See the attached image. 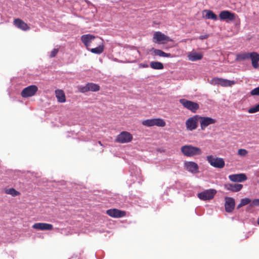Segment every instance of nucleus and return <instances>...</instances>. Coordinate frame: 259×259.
<instances>
[{
    "mask_svg": "<svg viewBox=\"0 0 259 259\" xmlns=\"http://www.w3.org/2000/svg\"><path fill=\"white\" fill-rule=\"evenodd\" d=\"M251 201L249 198H245L241 200L240 203L238 205L237 208H240L241 207L246 205L249 203H251Z\"/></svg>",
    "mask_w": 259,
    "mask_h": 259,
    "instance_id": "nucleus-30",
    "label": "nucleus"
},
{
    "mask_svg": "<svg viewBox=\"0 0 259 259\" xmlns=\"http://www.w3.org/2000/svg\"><path fill=\"white\" fill-rule=\"evenodd\" d=\"M259 206V199H255L251 201V203L250 204L249 206Z\"/></svg>",
    "mask_w": 259,
    "mask_h": 259,
    "instance_id": "nucleus-34",
    "label": "nucleus"
},
{
    "mask_svg": "<svg viewBox=\"0 0 259 259\" xmlns=\"http://www.w3.org/2000/svg\"><path fill=\"white\" fill-rule=\"evenodd\" d=\"M97 37H95L94 35L89 34H84L81 36V40L87 49L89 50V47L91 46V44L93 42L95 43Z\"/></svg>",
    "mask_w": 259,
    "mask_h": 259,
    "instance_id": "nucleus-13",
    "label": "nucleus"
},
{
    "mask_svg": "<svg viewBox=\"0 0 259 259\" xmlns=\"http://www.w3.org/2000/svg\"><path fill=\"white\" fill-rule=\"evenodd\" d=\"M32 228L38 230H52L53 229V226L50 224L37 223L32 226Z\"/></svg>",
    "mask_w": 259,
    "mask_h": 259,
    "instance_id": "nucleus-17",
    "label": "nucleus"
},
{
    "mask_svg": "<svg viewBox=\"0 0 259 259\" xmlns=\"http://www.w3.org/2000/svg\"><path fill=\"white\" fill-rule=\"evenodd\" d=\"M229 179L232 182H242L247 180V177L244 174H234L229 176Z\"/></svg>",
    "mask_w": 259,
    "mask_h": 259,
    "instance_id": "nucleus-19",
    "label": "nucleus"
},
{
    "mask_svg": "<svg viewBox=\"0 0 259 259\" xmlns=\"http://www.w3.org/2000/svg\"><path fill=\"white\" fill-rule=\"evenodd\" d=\"M257 222L258 225H259V219L257 220Z\"/></svg>",
    "mask_w": 259,
    "mask_h": 259,
    "instance_id": "nucleus-41",
    "label": "nucleus"
},
{
    "mask_svg": "<svg viewBox=\"0 0 259 259\" xmlns=\"http://www.w3.org/2000/svg\"><path fill=\"white\" fill-rule=\"evenodd\" d=\"M258 111H259V104L254 107L249 108L248 110V112L249 113H254Z\"/></svg>",
    "mask_w": 259,
    "mask_h": 259,
    "instance_id": "nucleus-32",
    "label": "nucleus"
},
{
    "mask_svg": "<svg viewBox=\"0 0 259 259\" xmlns=\"http://www.w3.org/2000/svg\"><path fill=\"white\" fill-rule=\"evenodd\" d=\"M248 153V151L244 149H240L238 151V154L241 156H245Z\"/></svg>",
    "mask_w": 259,
    "mask_h": 259,
    "instance_id": "nucleus-33",
    "label": "nucleus"
},
{
    "mask_svg": "<svg viewBox=\"0 0 259 259\" xmlns=\"http://www.w3.org/2000/svg\"><path fill=\"white\" fill-rule=\"evenodd\" d=\"M250 94L252 96H259V87L253 89L250 92Z\"/></svg>",
    "mask_w": 259,
    "mask_h": 259,
    "instance_id": "nucleus-35",
    "label": "nucleus"
},
{
    "mask_svg": "<svg viewBox=\"0 0 259 259\" xmlns=\"http://www.w3.org/2000/svg\"><path fill=\"white\" fill-rule=\"evenodd\" d=\"M219 17L221 20L233 21L235 19V14L228 11H223L220 12Z\"/></svg>",
    "mask_w": 259,
    "mask_h": 259,
    "instance_id": "nucleus-18",
    "label": "nucleus"
},
{
    "mask_svg": "<svg viewBox=\"0 0 259 259\" xmlns=\"http://www.w3.org/2000/svg\"><path fill=\"white\" fill-rule=\"evenodd\" d=\"M217 191L214 189H209L198 194V197L203 200H210L212 199Z\"/></svg>",
    "mask_w": 259,
    "mask_h": 259,
    "instance_id": "nucleus-12",
    "label": "nucleus"
},
{
    "mask_svg": "<svg viewBox=\"0 0 259 259\" xmlns=\"http://www.w3.org/2000/svg\"><path fill=\"white\" fill-rule=\"evenodd\" d=\"M14 23L16 27L22 30L26 31L30 29L28 25L19 18L15 19L14 20Z\"/></svg>",
    "mask_w": 259,
    "mask_h": 259,
    "instance_id": "nucleus-21",
    "label": "nucleus"
},
{
    "mask_svg": "<svg viewBox=\"0 0 259 259\" xmlns=\"http://www.w3.org/2000/svg\"><path fill=\"white\" fill-rule=\"evenodd\" d=\"M100 90V87L99 84L88 82L84 86H78V90L79 92L85 93L88 92H98Z\"/></svg>",
    "mask_w": 259,
    "mask_h": 259,
    "instance_id": "nucleus-5",
    "label": "nucleus"
},
{
    "mask_svg": "<svg viewBox=\"0 0 259 259\" xmlns=\"http://www.w3.org/2000/svg\"><path fill=\"white\" fill-rule=\"evenodd\" d=\"M150 67L154 69H162L164 68L163 65L162 63L157 61H152L150 62Z\"/></svg>",
    "mask_w": 259,
    "mask_h": 259,
    "instance_id": "nucleus-29",
    "label": "nucleus"
},
{
    "mask_svg": "<svg viewBox=\"0 0 259 259\" xmlns=\"http://www.w3.org/2000/svg\"><path fill=\"white\" fill-rule=\"evenodd\" d=\"M103 40L100 37H97L95 43L97 47L94 48L90 49L89 50L92 53L96 54H100L104 51V46L103 45Z\"/></svg>",
    "mask_w": 259,
    "mask_h": 259,
    "instance_id": "nucleus-14",
    "label": "nucleus"
},
{
    "mask_svg": "<svg viewBox=\"0 0 259 259\" xmlns=\"http://www.w3.org/2000/svg\"><path fill=\"white\" fill-rule=\"evenodd\" d=\"M225 203V210L227 212H231L233 211L235 206V199L232 197H226Z\"/></svg>",
    "mask_w": 259,
    "mask_h": 259,
    "instance_id": "nucleus-15",
    "label": "nucleus"
},
{
    "mask_svg": "<svg viewBox=\"0 0 259 259\" xmlns=\"http://www.w3.org/2000/svg\"><path fill=\"white\" fill-rule=\"evenodd\" d=\"M181 151L185 156L188 157H191L202 154V151L200 148L193 146L191 145L182 146L181 148Z\"/></svg>",
    "mask_w": 259,
    "mask_h": 259,
    "instance_id": "nucleus-1",
    "label": "nucleus"
},
{
    "mask_svg": "<svg viewBox=\"0 0 259 259\" xmlns=\"http://www.w3.org/2000/svg\"><path fill=\"white\" fill-rule=\"evenodd\" d=\"M133 139V136L129 132L124 131L120 133L116 139V142L119 143H127L131 142Z\"/></svg>",
    "mask_w": 259,
    "mask_h": 259,
    "instance_id": "nucleus-9",
    "label": "nucleus"
},
{
    "mask_svg": "<svg viewBox=\"0 0 259 259\" xmlns=\"http://www.w3.org/2000/svg\"><path fill=\"white\" fill-rule=\"evenodd\" d=\"M55 96L57 101L59 103H64L66 102V96L64 91L62 90L58 89L55 92Z\"/></svg>",
    "mask_w": 259,
    "mask_h": 259,
    "instance_id": "nucleus-24",
    "label": "nucleus"
},
{
    "mask_svg": "<svg viewBox=\"0 0 259 259\" xmlns=\"http://www.w3.org/2000/svg\"><path fill=\"white\" fill-rule=\"evenodd\" d=\"M205 14L204 16L206 19H212L213 20H217L218 19V17L217 15H215L212 11L211 10H204L203 12V14Z\"/></svg>",
    "mask_w": 259,
    "mask_h": 259,
    "instance_id": "nucleus-25",
    "label": "nucleus"
},
{
    "mask_svg": "<svg viewBox=\"0 0 259 259\" xmlns=\"http://www.w3.org/2000/svg\"><path fill=\"white\" fill-rule=\"evenodd\" d=\"M249 58L251 60L252 65L254 68L257 69L259 67V54L256 52L250 53Z\"/></svg>",
    "mask_w": 259,
    "mask_h": 259,
    "instance_id": "nucleus-22",
    "label": "nucleus"
},
{
    "mask_svg": "<svg viewBox=\"0 0 259 259\" xmlns=\"http://www.w3.org/2000/svg\"><path fill=\"white\" fill-rule=\"evenodd\" d=\"M186 169L191 172H196L198 169V164L193 161L186 162L185 163Z\"/></svg>",
    "mask_w": 259,
    "mask_h": 259,
    "instance_id": "nucleus-23",
    "label": "nucleus"
},
{
    "mask_svg": "<svg viewBox=\"0 0 259 259\" xmlns=\"http://www.w3.org/2000/svg\"><path fill=\"white\" fill-rule=\"evenodd\" d=\"M208 163L213 167L222 168L225 166V161L222 158L215 157L212 155H208L206 157Z\"/></svg>",
    "mask_w": 259,
    "mask_h": 259,
    "instance_id": "nucleus-3",
    "label": "nucleus"
},
{
    "mask_svg": "<svg viewBox=\"0 0 259 259\" xmlns=\"http://www.w3.org/2000/svg\"><path fill=\"white\" fill-rule=\"evenodd\" d=\"M98 143H99V145H100L101 146H103V145H102V143H101V141H98Z\"/></svg>",
    "mask_w": 259,
    "mask_h": 259,
    "instance_id": "nucleus-40",
    "label": "nucleus"
},
{
    "mask_svg": "<svg viewBox=\"0 0 259 259\" xmlns=\"http://www.w3.org/2000/svg\"><path fill=\"white\" fill-rule=\"evenodd\" d=\"M6 194H10L12 196H16L20 195V193L14 188L7 189L5 191Z\"/></svg>",
    "mask_w": 259,
    "mask_h": 259,
    "instance_id": "nucleus-31",
    "label": "nucleus"
},
{
    "mask_svg": "<svg viewBox=\"0 0 259 259\" xmlns=\"http://www.w3.org/2000/svg\"><path fill=\"white\" fill-rule=\"evenodd\" d=\"M139 65L140 67L142 68H147L149 67V65L145 63H141Z\"/></svg>",
    "mask_w": 259,
    "mask_h": 259,
    "instance_id": "nucleus-38",
    "label": "nucleus"
},
{
    "mask_svg": "<svg viewBox=\"0 0 259 259\" xmlns=\"http://www.w3.org/2000/svg\"><path fill=\"white\" fill-rule=\"evenodd\" d=\"M153 42L158 44H165L168 41L173 42V40L160 31L155 32L153 37Z\"/></svg>",
    "mask_w": 259,
    "mask_h": 259,
    "instance_id": "nucleus-4",
    "label": "nucleus"
},
{
    "mask_svg": "<svg viewBox=\"0 0 259 259\" xmlns=\"http://www.w3.org/2000/svg\"><path fill=\"white\" fill-rule=\"evenodd\" d=\"M59 52V49L57 48V49H54L51 52V54H50V57L51 58H53V57H55L57 54H58Z\"/></svg>",
    "mask_w": 259,
    "mask_h": 259,
    "instance_id": "nucleus-36",
    "label": "nucleus"
},
{
    "mask_svg": "<svg viewBox=\"0 0 259 259\" xmlns=\"http://www.w3.org/2000/svg\"><path fill=\"white\" fill-rule=\"evenodd\" d=\"M199 121L200 122L201 129L204 130L209 125L214 124L216 122V120L209 117L199 115Z\"/></svg>",
    "mask_w": 259,
    "mask_h": 259,
    "instance_id": "nucleus-11",
    "label": "nucleus"
},
{
    "mask_svg": "<svg viewBox=\"0 0 259 259\" xmlns=\"http://www.w3.org/2000/svg\"><path fill=\"white\" fill-rule=\"evenodd\" d=\"M208 37V34H205L204 35H200L199 37V38L200 39H206Z\"/></svg>",
    "mask_w": 259,
    "mask_h": 259,
    "instance_id": "nucleus-37",
    "label": "nucleus"
},
{
    "mask_svg": "<svg viewBox=\"0 0 259 259\" xmlns=\"http://www.w3.org/2000/svg\"><path fill=\"white\" fill-rule=\"evenodd\" d=\"M106 213L113 218H121L125 215L126 213L117 209H110L106 211Z\"/></svg>",
    "mask_w": 259,
    "mask_h": 259,
    "instance_id": "nucleus-16",
    "label": "nucleus"
},
{
    "mask_svg": "<svg viewBox=\"0 0 259 259\" xmlns=\"http://www.w3.org/2000/svg\"><path fill=\"white\" fill-rule=\"evenodd\" d=\"M179 102L184 107L190 110L193 113H195L199 108V105L198 103L185 99H181L179 100Z\"/></svg>",
    "mask_w": 259,
    "mask_h": 259,
    "instance_id": "nucleus-6",
    "label": "nucleus"
},
{
    "mask_svg": "<svg viewBox=\"0 0 259 259\" xmlns=\"http://www.w3.org/2000/svg\"><path fill=\"white\" fill-rule=\"evenodd\" d=\"M199 121V115H195L187 119L186 121V126L188 130L192 131L197 128L198 122Z\"/></svg>",
    "mask_w": 259,
    "mask_h": 259,
    "instance_id": "nucleus-8",
    "label": "nucleus"
},
{
    "mask_svg": "<svg viewBox=\"0 0 259 259\" xmlns=\"http://www.w3.org/2000/svg\"><path fill=\"white\" fill-rule=\"evenodd\" d=\"M243 187L240 184H226L224 185L225 189L233 192L239 191Z\"/></svg>",
    "mask_w": 259,
    "mask_h": 259,
    "instance_id": "nucleus-20",
    "label": "nucleus"
},
{
    "mask_svg": "<svg viewBox=\"0 0 259 259\" xmlns=\"http://www.w3.org/2000/svg\"><path fill=\"white\" fill-rule=\"evenodd\" d=\"M142 124L147 127L153 126L154 125L159 127H164L166 125L165 121L163 119L159 118L148 119L143 120Z\"/></svg>",
    "mask_w": 259,
    "mask_h": 259,
    "instance_id": "nucleus-2",
    "label": "nucleus"
},
{
    "mask_svg": "<svg viewBox=\"0 0 259 259\" xmlns=\"http://www.w3.org/2000/svg\"><path fill=\"white\" fill-rule=\"evenodd\" d=\"M250 53H242L236 55V60L237 61H242L249 58Z\"/></svg>",
    "mask_w": 259,
    "mask_h": 259,
    "instance_id": "nucleus-28",
    "label": "nucleus"
},
{
    "mask_svg": "<svg viewBox=\"0 0 259 259\" xmlns=\"http://www.w3.org/2000/svg\"><path fill=\"white\" fill-rule=\"evenodd\" d=\"M188 57L190 61H196L201 60L203 56L200 53L195 52L189 54L188 56Z\"/></svg>",
    "mask_w": 259,
    "mask_h": 259,
    "instance_id": "nucleus-26",
    "label": "nucleus"
},
{
    "mask_svg": "<svg viewBox=\"0 0 259 259\" xmlns=\"http://www.w3.org/2000/svg\"><path fill=\"white\" fill-rule=\"evenodd\" d=\"M91 46H94V47H97V45H96V43H95V42H93V43H92V44H91Z\"/></svg>",
    "mask_w": 259,
    "mask_h": 259,
    "instance_id": "nucleus-39",
    "label": "nucleus"
},
{
    "mask_svg": "<svg viewBox=\"0 0 259 259\" xmlns=\"http://www.w3.org/2000/svg\"><path fill=\"white\" fill-rule=\"evenodd\" d=\"M210 83L213 85L219 84L222 87H231L235 84L236 82L234 80L214 77L211 79Z\"/></svg>",
    "mask_w": 259,
    "mask_h": 259,
    "instance_id": "nucleus-7",
    "label": "nucleus"
},
{
    "mask_svg": "<svg viewBox=\"0 0 259 259\" xmlns=\"http://www.w3.org/2000/svg\"><path fill=\"white\" fill-rule=\"evenodd\" d=\"M38 91V88L35 85H31L24 88L21 93L23 98H28L34 96Z\"/></svg>",
    "mask_w": 259,
    "mask_h": 259,
    "instance_id": "nucleus-10",
    "label": "nucleus"
},
{
    "mask_svg": "<svg viewBox=\"0 0 259 259\" xmlns=\"http://www.w3.org/2000/svg\"><path fill=\"white\" fill-rule=\"evenodd\" d=\"M153 53L155 56H158L163 57H171V55L170 53H166L161 50L153 48Z\"/></svg>",
    "mask_w": 259,
    "mask_h": 259,
    "instance_id": "nucleus-27",
    "label": "nucleus"
}]
</instances>
